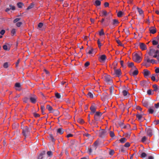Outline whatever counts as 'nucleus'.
Listing matches in <instances>:
<instances>
[{
    "label": "nucleus",
    "mask_w": 159,
    "mask_h": 159,
    "mask_svg": "<svg viewBox=\"0 0 159 159\" xmlns=\"http://www.w3.org/2000/svg\"><path fill=\"white\" fill-rule=\"evenodd\" d=\"M146 83L147 82L146 81L143 80L140 82V84L141 86L144 87L145 86V84H146Z\"/></svg>",
    "instance_id": "obj_30"
},
{
    "label": "nucleus",
    "mask_w": 159,
    "mask_h": 159,
    "mask_svg": "<svg viewBox=\"0 0 159 159\" xmlns=\"http://www.w3.org/2000/svg\"><path fill=\"white\" fill-rule=\"evenodd\" d=\"M99 34L100 36H102L104 34V33L103 32V30L102 29L101 30V31L99 32Z\"/></svg>",
    "instance_id": "obj_59"
},
{
    "label": "nucleus",
    "mask_w": 159,
    "mask_h": 159,
    "mask_svg": "<svg viewBox=\"0 0 159 159\" xmlns=\"http://www.w3.org/2000/svg\"><path fill=\"white\" fill-rule=\"evenodd\" d=\"M154 90L153 91H157L158 90V86L157 84H154L152 86Z\"/></svg>",
    "instance_id": "obj_31"
},
{
    "label": "nucleus",
    "mask_w": 159,
    "mask_h": 159,
    "mask_svg": "<svg viewBox=\"0 0 159 159\" xmlns=\"http://www.w3.org/2000/svg\"><path fill=\"white\" fill-rule=\"evenodd\" d=\"M143 114H140L139 113H137L136 115V116L138 119V120H140L141 119L143 118Z\"/></svg>",
    "instance_id": "obj_23"
},
{
    "label": "nucleus",
    "mask_w": 159,
    "mask_h": 159,
    "mask_svg": "<svg viewBox=\"0 0 159 159\" xmlns=\"http://www.w3.org/2000/svg\"><path fill=\"white\" fill-rule=\"evenodd\" d=\"M101 1L98 0H97L95 1L94 5L96 6H99L101 5Z\"/></svg>",
    "instance_id": "obj_26"
},
{
    "label": "nucleus",
    "mask_w": 159,
    "mask_h": 159,
    "mask_svg": "<svg viewBox=\"0 0 159 159\" xmlns=\"http://www.w3.org/2000/svg\"><path fill=\"white\" fill-rule=\"evenodd\" d=\"M156 51L152 47H150V51L148 52V54L151 56H153V54L155 53Z\"/></svg>",
    "instance_id": "obj_14"
},
{
    "label": "nucleus",
    "mask_w": 159,
    "mask_h": 159,
    "mask_svg": "<svg viewBox=\"0 0 159 159\" xmlns=\"http://www.w3.org/2000/svg\"><path fill=\"white\" fill-rule=\"evenodd\" d=\"M128 66L129 67H131L134 66V63L133 62H131L130 63H128Z\"/></svg>",
    "instance_id": "obj_49"
},
{
    "label": "nucleus",
    "mask_w": 159,
    "mask_h": 159,
    "mask_svg": "<svg viewBox=\"0 0 159 159\" xmlns=\"http://www.w3.org/2000/svg\"><path fill=\"white\" fill-rule=\"evenodd\" d=\"M44 153H41L38 157L37 159H43V155H44Z\"/></svg>",
    "instance_id": "obj_45"
},
{
    "label": "nucleus",
    "mask_w": 159,
    "mask_h": 159,
    "mask_svg": "<svg viewBox=\"0 0 159 159\" xmlns=\"http://www.w3.org/2000/svg\"><path fill=\"white\" fill-rule=\"evenodd\" d=\"M148 111L149 113L150 114H152L154 112L153 110L151 108H149Z\"/></svg>",
    "instance_id": "obj_57"
},
{
    "label": "nucleus",
    "mask_w": 159,
    "mask_h": 159,
    "mask_svg": "<svg viewBox=\"0 0 159 159\" xmlns=\"http://www.w3.org/2000/svg\"><path fill=\"white\" fill-rule=\"evenodd\" d=\"M152 44L153 45H157L158 44V41H156L155 40H153V41H152Z\"/></svg>",
    "instance_id": "obj_50"
},
{
    "label": "nucleus",
    "mask_w": 159,
    "mask_h": 159,
    "mask_svg": "<svg viewBox=\"0 0 159 159\" xmlns=\"http://www.w3.org/2000/svg\"><path fill=\"white\" fill-rule=\"evenodd\" d=\"M108 94L107 93H105L103 94L101 96V99L103 101H105L108 99Z\"/></svg>",
    "instance_id": "obj_11"
},
{
    "label": "nucleus",
    "mask_w": 159,
    "mask_h": 159,
    "mask_svg": "<svg viewBox=\"0 0 159 159\" xmlns=\"http://www.w3.org/2000/svg\"><path fill=\"white\" fill-rule=\"evenodd\" d=\"M88 95L90 98H92L93 97V94L91 92H89L88 93Z\"/></svg>",
    "instance_id": "obj_51"
},
{
    "label": "nucleus",
    "mask_w": 159,
    "mask_h": 159,
    "mask_svg": "<svg viewBox=\"0 0 159 159\" xmlns=\"http://www.w3.org/2000/svg\"><path fill=\"white\" fill-rule=\"evenodd\" d=\"M114 90V88L113 86H111L110 88V94L112 95Z\"/></svg>",
    "instance_id": "obj_39"
},
{
    "label": "nucleus",
    "mask_w": 159,
    "mask_h": 159,
    "mask_svg": "<svg viewBox=\"0 0 159 159\" xmlns=\"http://www.w3.org/2000/svg\"><path fill=\"white\" fill-rule=\"evenodd\" d=\"M34 6V3L32 2L31 3L30 5L27 7V10H29L32 8Z\"/></svg>",
    "instance_id": "obj_38"
},
{
    "label": "nucleus",
    "mask_w": 159,
    "mask_h": 159,
    "mask_svg": "<svg viewBox=\"0 0 159 159\" xmlns=\"http://www.w3.org/2000/svg\"><path fill=\"white\" fill-rule=\"evenodd\" d=\"M93 48H91L90 50H89L88 52H87V51H86L87 53L89 54H93Z\"/></svg>",
    "instance_id": "obj_35"
},
{
    "label": "nucleus",
    "mask_w": 159,
    "mask_h": 159,
    "mask_svg": "<svg viewBox=\"0 0 159 159\" xmlns=\"http://www.w3.org/2000/svg\"><path fill=\"white\" fill-rule=\"evenodd\" d=\"M16 33V30L15 29H12L11 31V34L12 35H14Z\"/></svg>",
    "instance_id": "obj_58"
},
{
    "label": "nucleus",
    "mask_w": 159,
    "mask_h": 159,
    "mask_svg": "<svg viewBox=\"0 0 159 159\" xmlns=\"http://www.w3.org/2000/svg\"><path fill=\"white\" fill-rule=\"evenodd\" d=\"M143 74L144 76L146 78H147L151 74V73L147 69H144L143 70Z\"/></svg>",
    "instance_id": "obj_9"
},
{
    "label": "nucleus",
    "mask_w": 159,
    "mask_h": 159,
    "mask_svg": "<svg viewBox=\"0 0 159 159\" xmlns=\"http://www.w3.org/2000/svg\"><path fill=\"white\" fill-rule=\"evenodd\" d=\"M52 112L56 116H57L59 114V111L57 110H53Z\"/></svg>",
    "instance_id": "obj_24"
},
{
    "label": "nucleus",
    "mask_w": 159,
    "mask_h": 159,
    "mask_svg": "<svg viewBox=\"0 0 159 159\" xmlns=\"http://www.w3.org/2000/svg\"><path fill=\"white\" fill-rule=\"evenodd\" d=\"M98 142L97 141H96L93 143V147L96 150L97 148V146L98 145Z\"/></svg>",
    "instance_id": "obj_22"
},
{
    "label": "nucleus",
    "mask_w": 159,
    "mask_h": 159,
    "mask_svg": "<svg viewBox=\"0 0 159 159\" xmlns=\"http://www.w3.org/2000/svg\"><path fill=\"white\" fill-rule=\"evenodd\" d=\"M137 9L138 10V11L140 14H142L143 13V11L141 8L138 7Z\"/></svg>",
    "instance_id": "obj_52"
},
{
    "label": "nucleus",
    "mask_w": 159,
    "mask_h": 159,
    "mask_svg": "<svg viewBox=\"0 0 159 159\" xmlns=\"http://www.w3.org/2000/svg\"><path fill=\"white\" fill-rule=\"evenodd\" d=\"M151 60H150L149 57L148 56H145L144 61L145 64V65H146L147 63L150 62Z\"/></svg>",
    "instance_id": "obj_16"
},
{
    "label": "nucleus",
    "mask_w": 159,
    "mask_h": 159,
    "mask_svg": "<svg viewBox=\"0 0 159 159\" xmlns=\"http://www.w3.org/2000/svg\"><path fill=\"white\" fill-rule=\"evenodd\" d=\"M139 46L140 48L142 50H144L147 49V47L146 45L143 43H140Z\"/></svg>",
    "instance_id": "obj_12"
},
{
    "label": "nucleus",
    "mask_w": 159,
    "mask_h": 159,
    "mask_svg": "<svg viewBox=\"0 0 159 159\" xmlns=\"http://www.w3.org/2000/svg\"><path fill=\"white\" fill-rule=\"evenodd\" d=\"M114 73L117 76L119 77L121 74L120 70L119 69H115Z\"/></svg>",
    "instance_id": "obj_10"
},
{
    "label": "nucleus",
    "mask_w": 159,
    "mask_h": 159,
    "mask_svg": "<svg viewBox=\"0 0 159 159\" xmlns=\"http://www.w3.org/2000/svg\"><path fill=\"white\" fill-rule=\"evenodd\" d=\"M138 73V71L137 69L134 70L132 73V75L134 76L136 75Z\"/></svg>",
    "instance_id": "obj_41"
},
{
    "label": "nucleus",
    "mask_w": 159,
    "mask_h": 159,
    "mask_svg": "<svg viewBox=\"0 0 159 159\" xmlns=\"http://www.w3.org/2000/svg\"><path fill=\"white\" fill-rule=\"evenodd\" d=\"M63 129L62 128H61L58 129L57 130V133L60 134H62L63 133Z\"/></svg>",
    "instance_id": "obj_20"
},
{
    "label": "nucleus",
    "mask_w": 159,
    "mask_h": 159,
    "mask_svg": "<svg viewBox=\"0 0 159 159\" xmlns=\"http://www.w3.org/2000/svg\"><path fill=\"white\" fill-rule=\"evenodd\" d=\"M22 129V133L25 138L29 136L30 132V129L27 126H25Z\"/></svg>",
    "instance_id": "obj_1"
},
{
    "label": "nucleus",
    "mask_w": 159,
    "mask_h": 159,
    "mask_svg": "<svg viewBox=\"0 0 159 159\" xmlns=\"http://www.w3.org/2000/svg\"><path fill=\"white\" fill-rule=\"evenodd\" d=\"M78 121L81 124H83L84 123V120L82 119H79L78 120Z\"/></svg>",
    "instance_id": "obj_55"
},
{
    "label": "nucleus",
    "mask_w": 159,
    "mask_h": 159,
    "mask_svg": "<svg viewBox=\"0 0 159 159\" xmlns=\"http://www.w3.org/2000/svg\"><path fill=\"white\" fill-rule=\"evenodd\" d=\"M147 156V154L144 152H142L140 155V157L142 158H144V157H146Z\"/></svg>",
    "instance_id": "obj_34"
},
{
    "label": "nucleus",
    "mask_w": 159,
    "mask_h": 159,
    "mask_svg": "<svg viewBox=\"0 0 159 159\" xmlns=\"http://www.w3.org/2000/svg\"><path fill=\"white\" fill-rule=\"evenodd\" d=\"M97 43L98 45V47L99 48H100L101 46H102V44L100 43L99 40L98 39V40Z\"/></svg>",
    "instance_id": "obj_60"
},
{
    "label": "nucleus",
    "mask_w": 159,
    "mask_h": 159,
    "mask_svg": "<svg viewBox=\"0 0 159 159\" xmlns=\"http://www.w3.org/2000/svg\"><path fill=\"white\" fill-rule=\"evenodd\" d=\"M109 134L110 136L112 138L115 137V135L114 133V132L112 131H109Z\"/></svg>",
    "instance_id": "obj_33"
},
{
    "label": "nucleus",
    "mask_w": 159,
    "mask_h": 159,
    "mask_svg": "<svg viewBox=\"0 0 159 159\" xmlns=\"http://www.w3.org/2000/svg\"><path fill=\"white\" fill-rule=\"evenodd\" d=\"M116 41L117 42V43L120 46H122V44L121 43L120 41L117 39H116Z\"/></svg>",
    "instance_id": "obj_64"
},
{
    "label": "nucleus",
    "mask_w": 159,
    "mask_h": 159,
    "mask_svg": "<svg viewBox=\"0 0 159 159\" xmlns=\"http://www.w3.org/2000/svg\"><path fill=\"white\" fill-rule=\"evenodd\" d=\"M17 5L19 8H21L23 6H24L23 3L21 2H19L17 3Z\"/></svg>",
    "instance_id": "obj_36"
},
{
    "label": "nucleus",
    "mask_w": 159,
    "mask_h": 159,
    "mask_svg": "<svg viewBox=\"0 0 159 159\" xmlns=\"http://www.w3.org/2000/svg\"><path fill=\"white\" fill-rule=\"evenodd\" d=\"M115 152L113 150H109V154L111 155H113Z\"/></svg>",
    "instance_id": "obj_47"
},
{
    "label": "nucleus",
    "mask_w": 159,
    "mask_h": 159,
    "mask_svg": "<svg viewBox=\"0 0 159 159\" xmlns=\"http://www.w3.org/2000/svg\"><path fill=\"white\" fill-rule=\"evenodd\" d=\"M49 138L50 141L52 142H55V139H54L53 135L52 134H50L49 135Z\"/></svg>",
    "instance_id": "obj_18"
},
{
    "label": "nucleus",
    "mask_w": 159,
    "mask_h": 159,
    "mask_svg": "<svg viewBox=\"0 0 159 159\" xmlns=\"http://www.w3.org/2000/svg\"><path fill=\"white\" fill-rule=\"evenodd\" d=\"M8 62H5L3 64V67L5 68H7L8 66Z\"/></svg>",
    "instance_id": "obj_54"
},
{
    "label": "nucleus",
    "mask_w": 159,
    "mask_h": 159,
    "mask_svg": "<svg viewBox=\"0 0 159 159\" xmlns=\"http://www.w3.org/2000/svg\"><path fill=\"white\" fill-rule=\"evenodd\" d=\"M41 109L42 112V114H44L45 113L44 112V110L45 109V108H44V106H41Z\"/></svg>",
    "instance_id": "obj_48"
},
{
    "label": "nucleus",
    "mask_w": 159,
    "mask_h": 159,
    "mask_svg": "<svg viewBox=\"0 0 159 159\" xmlns=\"http://www.w3.org/2000/svg\"><path fill=\"white\" fill-rule=\"evenodd\" d=\"M109 13H108L109 14ZM102 16H106L108 14V13L107 12V11L105 10H102Z\"/></svg>",
    "instance_id": "obj_29"
},
{
    "label": "nucleus",
    "mask_w": 159,
    "mask_h": 159,
    "mask_svg": "<svg viewBox=\"0 0 159 159\" xmlns=\"http://www.w3.org/2000/svg\"><path fill=\"white\" fill-rule=\"evenodd\" d=\"M119 23L118 21L116 19H113V25H114L116 24H117Z\"/></svg>",
    "instance_id": "obj_42"
},
{
    "label": "nucleus",
    "mask_w": 159,
    "mask_h": 159,
    "mask_svg": "<svg viewBox=\"0 0 159 159\" xmlns=\"http://www.w3.org/2000/svg\"><path fill=\"white\" fill-rule=\"evenodd\" d=\"M47 154L49 157L52 156V152L51 151H48L47 152Z\"/></svg>",
    "instance_id": "obj_53"
},
{
    "label": "nucleus",
    "mask_w": 159,
    "mask_h": 159,
    "mask_svg": "<svg viewBox=\"0 0 159 159\" xmlns=\"http://www.w3.org/2000/svg\"><path fill=\"white\" fill-rule=\"evenodd\" d=\"M150 33L152 34H154L156 32V30L154 27H152L149 29Z\"/></svg>",
    "instance_id": "obj_17"
},
{
    "label": "nucleus",
    "mask_w": 159,
    "mask_h": 159,
    "mask_svg": "<svg viewBox=\"0 0 159 159\" xmlns=\"http://www.w3.org/2000/svg\"><path fill=\"white\" fill-rule=\"evenodd\" d=\"M147 139V137L145 136H144L142 139L141 141L142 142H144Z\"/></svg>",
    "instance_id": "obj_44"
},
{
    "label": "nucleus",
    "mask_w": 159,
    "mask_h": 159,
    "mask_svg": "<svg viewBox=\"0 0 159 159\" xmlns=\"http://www.w3.org/2000/svg\"><path fill=\"white\" fill-rule=\"evenodd\" d=\"M142 103L144 106L147 107H148V101L143 100L142 101Z\"/></svg>",
    "instance_id": "obj_19"
},
{
    "label": "nucleus",
    "mask_w": 159,
    "mask_h": 159,
    "mask_svg": "<svg viewBox=\"0 0 159 159\" xmlns=\"http://www.w3.org/2000/svg\"><path fill=\"white\" fill-rule=\"evenodd\" d=\"M123 14V13L121 11H119L117 13V16L118 17H121Z\"/></svg>",
    "instance_id": "obj_40"
},
{
    "label": "nucleus",
    "mask_w": 159,
    "mask_h": 159,
    "mask_svg": "<svg viewBox=\"0 0 159 159\" xmlns=\"http://www.w3.org/2000/svg\"><path fill=\"white\" fill-rule=\"evenodd\" d=\"M96 107L95 106L94 104H93L90 107V110L91 111L90 114H92L96 112Z\"/></svg>",
    "instance_id": "obj_8"
},
{
    "label": "nucleus",
    "mask_w": 159,
    "mask_h": 159,
    "mask_svg": "<svg viewBox=\"0 0 159 159\" xmlns=\"http://www.w3.org/2000/svg\"><path fill=\"white\" fill-rule=\"evenodd\" d=\"M100 117L98 116L94 115V119L96 121H98L100 119Z\"/></svg>",
    "instance_id": "obj_37"
},
{
    "label": "nucleus",
    "mask_w": 159,
    "mask_h": 159,
    "mask_svg": "<svg viewBox=\"0 0 159 159\" xmlns=\"http://www.w3.org/2000/svg\"><path fill=\"white\" fill-rule=\"evenodd\" d=\"M122 93L123 95L124 96H125L127 95V94H128V91L126 90H123L122 91Z\"/></svg>",
    "instance_id": "obj_46"
},
{
    "label": "nucleus",
    "mask_w": 159,
    "mask_h": 159,
    "mask_svg": "<svg viewBox=\"0 0 159 159\" xmlns=\"http://www.w3.org/2000/svg\"><path fill=\"white\" fill-rule=\"evenodd\" d=\"M106 59V56L105 55H103L99 57L98 60L101 62H104Z\"/></svg>",
    "instance_id": "obj_6"
},
{
    "label": "nucleus",
    "mask_w": 159,
    "mask_h": 159,
    "mask_svg": "<svg viewBox=\"0 0 159 159\" xmlns=\"http://www.w3.org/2000/svg\"><path fill=\"white\" fill-rule=\"evenodd\" d=\"M37 98L35 95H34L30 97V100L31 102L33 103H35L37 101Z\"/></svg>",
    "instance_id": "obj_5"
},
{
    "label": "nucleus",
    "mask_w": 159,
    "mask_h": 159,
    "mask_svg": "<svg viewBox=\"0 0 159 159\" xmlns=\"http://www.w3.org/2000/svg\"><path fill=\"white\" fill-rule=\"evenodd\" d=\"M105 81L107 83H111V79L110 76L109 75H105L104 76Z\"/></svg>",
    "instance_id": "obj_7"
},
{
    "label": "nucleus",
    "mask_w": 159,
    "mask_h": 159,
    "mask_svg": "<svg viewBox=\"0 0 159 159\" xmlns=\"http://www.w3.org/2000/svg\"><path fill=\"white\" fill-rule=\"evenodd\" d=\"M71 145L73 147L75 148L77 146V142L75 140H73L70 142Z\"/></svg>",
    "instance_id": "obj_15"
},
{
    "label": "nucleus",
    "mask_w": 159,
    "mask_h": 159,
    "mask_svg": "<svg viewBox=\"0 0 159 159\" xmlns=\"http://www.w3.org/2000/svg\"><path fill=\"white\" fill-rule=\"evenodd\" d=\"M102 113L101 112L99 111H97L96 112L95 115L97 116H99L101 117L102 115Z\"/></svg>",
    "instance_id": "obj_43"
},
{
    "label": "nucleus",
    "mask_w": 159,
    "mask_h": 159,
    "mask_svg": "<svg viewBox=\"0 0 159 159\" xmlns=\"http://www.w3.org/2000/svg\"><path fill=\"white\" fill-rule=\"evenodd\" d=\"M155 54L153 56V57L154 58H157L158 61L159 62V51L157 50L156 51Z\"/></svg>",
    "instance_id": "obj_13"
},
{
    "label": "nucleus",
    "mask_w": 159,
    "mask_h": 159,
    "mask_svg": "<svg viewBox=\"0 0 159 159\" xmlns=\"http://www.w3.org/2000/svg\"><path fill=\"white\" fill-rule=\"evenodd\" d=\"M147 93L148 95H151L153 94L154 92L153 91V90L150 89L147 91Z\"/></svg>",
    "instance_id": "obj_27"
},
{
    "label": "nucleus",
    "mask_w": 159,
    "mask_h": 159,
    "mask_svg": "<svg viewBox=\"0 0 159 159\" xmlns=\"http://www.w3.org/2000/svg\"><path fill=\"white\" fill-rule=\"evenodd\" d=\"M126 139L125 138H123L120 139L119 141L121 143H124L126 142Z\"/></svg>",
    "instance_id": "obj_28"
},
{
    "label": "nucleus",
    "mask_w": 159,
    "mask_h": 159,
    "mask_svg": "<svg viewBox=\"0 0 159 159\" xmlns=\"http://www.w3.org/2000/svg\"><path fill=\"white\" fill-rule=\"evenodd\" d=\"M46 108L50 111V112H52L53 110L52 107L49 105H47Z\"/></svg>",
    "instance_id": "obj_21"
},
{
    "label": "nucleus",
    "mask_w": 159,
    "mask_h": 159,
    "mask_svg": "<svg viewBox=\"0 0 159 159\" xmlns=\"http://www.w3.org/2000/svg\"><path fill=\"white\" fill-rule=\"evenodd\" d=\"M107 134V132L105 129H101L99 130V136L104 138Z\"/></svg>",
    "instance_id": "obj_4"
},
{
    "label": "nucleus",
    "mask_w": 159,
    "mask_h": 159,
    "mask_svg": "<svg viewBox=\"0 0 159 159\" xmlns=\"http://www.w3.org/2000/svg\"><path fill=\"white\" fill-rule=\"evenodd\" d=\"M157 75L154 74L152 75V76L151 78L152 80L153 81H158V79L156 80L155 79V76Z\"/></svg>",
    "instance_id": "obj_25"
},
{
    "label": "nucleus",
    "mask_w": 159,
    "mask_h": 159,
    "mask_svg": "<svg viewBox=\"0 0 159 159\" xmlns=\"http://www.w3.org/2000/svg\"><path fill=\"white\" fill-rule=\"evenodd\" d=\"M130 146V143L129 142H127V143H126L124 145V146L125 147H127V148L129 147Z\"/></svg>",
    "instance_id": "obj_61"
},
{
    "label": "nucleus",
    "mask_w": 159,
    "mask_h": 159,
    "mask_svg": "<svg viewBox=\"0 0 159 159\" xmlns=\"http://www.w3.org/2000/svg\"><path fill=\"white\" fill-rule=\"evenodd\" d=\"M145 132L146 133L147 135L149 137H151L153 134L152 130L149 126L146 128Z\"/></svg>",
    "instance_id": "obj_3"
},
{
    "label": "nucleus",
    "mask_w": 159,
    "mask_h": 159,
    "mask_svg": "<svg viewBox=\"0 0 159 159\" xmlns=\"http://www.w3.org/2000/svg\"><path fill=\"white\" fill-rule=\"evenodd\" d=\"M55 96L57 98L60 99L61 98V95L60 94L58 93H55Z\"/></svg>",
    "instance_id": "obj_32"
},
{
    "label": "nucleus",
    "mask_w": 159,
    "mask_h": 159,
    "mask_svg": "<svg viewBox=\"0 0 159 159\" xmlns=\"http://www.w3.org/2000/svg\"><path fill=\"white\" fill-rule=\"evenodd\" d=\"M29 98L27 97H25L23 99V102L25 103L28 102Z\"/></svg>",
    "instance_id": "obj_63"
},
{
    "label": "nucleus",
    "mask_w": 159,
    "mask_h": 159,
    "mask_svg": "<svg viewBox=\"0 0 159 159\" xmlns=\"http://www.w3.org/2000/svg\"><path fill=\"white\" fill-rule=\"evenodd\" d=\"M3 49L5 50H9L10 48H7V46L6 45H4L3 46Z\"/></svg>",
    "instance_id": "obj_56"
},
{
    "label": "nucleus",
    "mask_w": 159,
    "mask_h": 159,
    "mask_svg": "<svg viewBox=\"0 0 159 159\" xmlns=\"http://www.w3.org/2000/svg\"><path fill=\"white\" fill-rule=\"evenodd\" d=\"M9 7H10L11 9L13 10H14L15 9V7L13 6H12L11 5H9Z\"/></svg>",
    "instance_id": "obj_62"
},
{
    "label": "nucleus",
    "mask_w": 159,
    "mask_h": 159,
    "mask_svg": "<svg viewBox=\"0 0 159 159\" xmlns=\"http://www.w3.org/2000/svg\"><path fill=\"white\" fill-rule=\"evenodd\" d=\"M133 58L134 61L137 63L140 62L141 61V57L137 53L134 55Z\"/></svg>",
    "instance_id": "obj_2"
}]
</instances>
